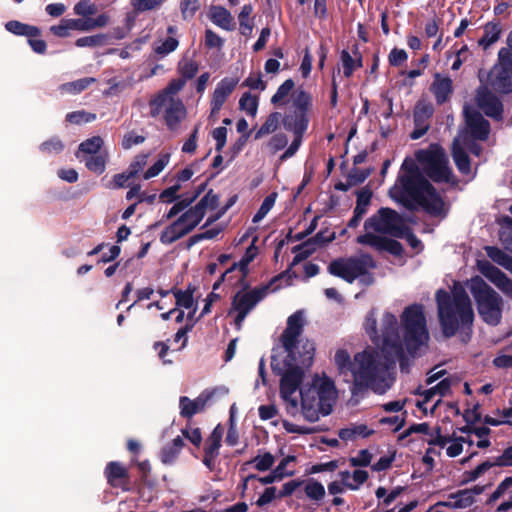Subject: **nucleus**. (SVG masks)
<instances>
[{
    "label": "nucleus",
    "instance_id": "1",
    "mask_svg": "<svg viewBox=\"0 0 512 512\" xmlns=\"http://www.w3.org/2000/svg\"><path fill=\"white\" fill-rule=\"evenodd\" d=\"M401 324L391 312H384L380 325H377L375 312L370 311L364 321V329L370 339L382 350L368 347L351 358L345 349H337L334 364L339 376L351 384V393L357 395L368 389L382 394L390 388L392 378L389 365L394 358L405 352L414 354L426 346L429 333L422 306L406 307L401 316Z\"/></svg>",
    "mask_w": 512,
    "mask_h": 512
},
{
    "label": "nucleus",
    "instance_id": "2",
    "mask_svg": "<svg viewBox=\"0 0 512 512\" xmlns=\"http://www.w3.org/2000/svg\"><path fill=\"white\" fill-rule=\"evenodd\" d=\"M466 288L471 292L478 314L483 322L498 326L502 320L504 300L480 276H474L465 282H455L451 294L438 290L436 301L438 316L443 333L451 337L459 330L470 329L474 321V311Z\"/></svg>",
    "mask_w": 512,
    "mask_h": 512
},
{
    "label": "nucleus",
    "instance_id": "3",
    "mask_svg": "<svg viewBox=\"0 0 512 512\" xmlns=\"http://www.w3.org/2000/svg\"><path fill=\"white\" fill-rule=\"evenodd\" d=\"M305 317L302 311L292 314L287 320L281 342V351L272 356L273 372L280 376V397L286 412L291 416L298 413L296 398L292 395L300 387L305 371L312 365L315 346L308 339L300 338Z\"/></svg>",
    "mask_w": 512,
    "mask_h": 512
},
{
    "label": "nucleus",
    "instance_id": "4",
    "mask_svg": "<svg viewBox=\"0 0 512 512\" xmlns=\"http://www.w3.org/2000/svg\"><path fill=\"white\" fill-rule=\"evenodd\" d=\"M390 197L409 209L422 207L434 216H445L447 207L430 183L420 174L415 161L406 158L395 184L389 190Z\"/></svg>",
    "mask_w": 512,
    "mask_h": 512
},
{
    "label": "nucleus",
    "instance_id": "5",
    "mask_svg": "<svg viewBox=\"0 0 512 512\" xmlns=\"http://www.w3.org/2000/svg\"><path fill=\"white\" fill-rule=\"evenodd\" d=\"M365 233L357 237L359 244L368 245L376 250H385L393 255H400L402 247L399 242L389 239L404 236V221L393 210L382 208L376 215L368 218L364 224Z\"/></svg>",
    "mask_w": 512,
    "mask_h": 512
},
{
    "label": "nucleus",
    "instance_id": "6",
    "mask_svg": "<svg viewBox=\"0 0 512 512\" xmlns=\"http://www.w3.org/2000/svg\"><path fill=\"white\" fill-rule=\"evenodd\" d=\"M226 210L227 208L219 209L218 195L209 190L195 206L165 227L160 235V241L171 244L191 232L205 216L209 215L205 224L209 225L221 218Z\"/></svg>",
    "mask_w": 512,
    "mask_h": 512
},
{
    "label": "nucleus",
    "instance_id": "7",
    "mask_svg": "<svg viewBox=\"0 0 512 512\" xmlns=\"http://www.w3.org/2000/svg\"><path fill=\"white\" fill-rule=\"evenodd\" d=\"M293 393L292 397L297 398ZM301 405L298 399V415L301 413L309 422H316L331 413L337 399V390L332 379L325 374L315 375L311 382L300 388Z\"/></svg>",
    "mask_w": 512,
    "mask_h": 512
},
{
    "label": "nucleus",
    "instance_id": "8",
    "mask_svg": "<svg viewBox=\"0 0 512 512\" xmlns=\"http://www.w3.org/2000/svg\"><path fill=\"white\" fill-rule=\"evenodd\" d=\"M466 119V129L461 131L453 141L452 155L458 170L465 175H471V167L467 151L476 156L480 155V147L474 143V140H486L489 135L490 127L480 113L471 110L468 106L464 107Z\"/></svg>",
    "mask_w": 512,
    "mask_h": 512
},
{
    "label": "nucleus",
    "instance_id": "9",
    "mask_svg": "<svg viewBox=\"0 0 512 512\" xmlns=\"http://www.w3.org/2000/svg\"><path fill=\"white\" fill-rule=\"evenodd\" d=\"M417 161L426 174L434 181H449L451 169L444 150L438 145H431L427 149L416 153Z\"/></svg>",
    "mask_w": 512,
    "mask_h": 512
},
{
    "label": "nucleus",
    "instance_id": "10",
    "mask_svg": "<svg viewBox=\"0 0 512 512\" xmlns=\"http://www.w3.org/2000/svg\"><path fill=\"white\" fill-rule=\"evenodd\" d=\"M488 81L497 92L512 91V31L507 38V47L499 51V62L491 69Z\"/></svg>",
    "mask_w": 512,
    "mask_h": 512
},
{
    "label": "nucleus",
    "instance_id": "11",
    "mask_svg": "<svg viewBox=\"0 0 512 512\" xmlns=\"http://www.w3.org/2000/svg\"><path fill=\"white\" fill-rule=\"evenodd\" d=\"M268 289V286H263L253 290H242L234 296L229 314L235 315L237 329L241 328L249 312L267 295Z\"/></svg>",
    "mask_w": 512,
    "mask_h": 512
},
{
    "label": "nucleus",
    "instance_id": "12",
    "mask_svg": "<svg viewBox=\"0 0 512 512\" xmlns=\"http://www.w3.org/2000/svg\"><path fill=\"white\" fill-rule=\"evenodd\" d=\"M375 263L371 256L362 254L359 257L340 259L329 265V272L347 282H353L358 276L373 268Z\"/></svg>",
    "mask_w": 512,
    "mask_h": 512
},
{
    "label": "nucleus",
    "instance_id": "13",
    "mask_svg": "<svg viewBox=\"0 0 512 512\" xmlns=\"http://www.w3.org/2000/svg\"><path fill=\"white\" fill-rule=\"evenodd\" d=\"M228 392V388L220 386L203 391L197 398L193 400L186 396L180 397V414L183 417L190 418L196 413L203 411L206 406L211 405L222 397H225Z\"/></svg>",
    "mask_w": 512,
    "mask_h": 512
},
{
    "label": "nucleus",
    "instance_id": "14",
    "mask_svg": "<svg viewBox=\"0 0 512 512\" xmlns=\"http://www.w3.org/2000/svg\"><path fill=\"white\" fill-rule=\"evenodd\" d=\"M308 124V112L293 111L285 116L284 125L286 129L292 131L294 134V140L280 156V160L284 161L295 155L302 143L303 135L308 128Z\"/></svg>",
    "mask_w": 512,
    "mask_h": 512
},
{
    "label": "nucleus",
    "instance_id": "15",
    "mask_svg": "<svg viewBox=\"0 0 512 512\" xmlns=\"http://www.w3.org/2000/svg\"><path fill=\"white\" fill-rule=\"evenodd\" d=\"M151 115L158 116L164 113V119L170 129H176L179 123L186 117V108L181 99H167L160 101H150Z\"/></svg>",
    "mask_w": 512,
    "mask_h": 512
},
{
    "label": "nucleus",
    "instance_id": "16",
    "mask_svg": "<svg viewBox=\"0 0 512 512\" xmlns=\"http://www.w3.org/2000/svg\"><path fill=\"white\" fill-rule=\"evenodd\" d=\"M427 443L430 446H437L441 449H445L446 455L448 457L454 458L459 456L464 451L465 446H472L473 439H471L470 436L456 434L448 437L443 436L441 434V429L437 428L431 434V438L427 439Z\"/></svg>",
    "mask_w": 512,
    "mask_h": 512
},
{
    "label": "nucleus",
    "instance_id": "17",
    "mask_svg": "<svg viewBox=\"0 0 512 512\" xmlns=\"http://www.w3.org/2000/svg\"><path fill=\"white\" fill-rule=\"evenodd\" d=\"M479 272L493 283L507 298L512 300V279L487 260H478Z\"/></svg>",
    "mask_w": 512,
    "mask_h": 512
},
{
    "label": "nucleus",
    "instance_id": "18",
    "mask_svg": "<svg viewBox=\"0 0 512 512\" xmlns=\"http://www.w3.org/2000/svg\"><path fill=\"white\" fill-rule=\"evenodd\" d=\"M239 78L236 76L225 77L219 81L212 93L211 97V116H216L224 103L236 88Z\"/></svg>",
    "mask_w": 512,
    "mask_h": 512
},
{
    "label": "nucleus",
    "instance_id": "19",
    "mask_svg": "<svg viewBox=\"0 0 512 512\" xmlns=\"http://www.w3.org/2000/svg\"><path fill=\"white\" fill-rule=\"evenodd\" d=\"M258 254V248L255 246L254 242L246 249V252L242 259L235 263L232 267L227 269L223 275L222 280L228 282L230 285H233V277L232 274L237 272L239 274L237 282L243 281L244 277L248 274V266L255 259Z\"/></svg>",
    "mask_w": 512,
    "mask_h": 512
},
{
    "label": "nucleus",
    "instance_id": "20",
    "mask_svg": "<svg viewBox=\"0 0 512 512\" xmlns=\"http://www.w3.org/2000/svg\"><path fill=\"white\" fill-rule=\"evenodd\" d=\"M476 101L485 114L489 117L500 120L503 107L500 101L491 94L486 87H480L477 92Z\"/></svg>",
    "mask_w": 512,
    "mask_h": 512
},
{
    "label": "nucleus",
    "instance_id": "21",
    "mask_svg": "<svg viewBox=\"0 0 512 512\" xmlns=\"http://www.w3.org/2000/svg\"><path fill=\"white\" fill-rule=\"evenodd\" d=\"M194 290L187 288L185 290L173 289L172 294L178 309L187 310V320L193 325L195 314L197 311V302L194 298Z\"/></svg>",
    "mask_w": 512,
    "mask_h": 512
},
{
    "label": "nucleus",
    "instance_id": "22",
    "mask_svg": "<svg viewBox=\"0 0 512 512\" xmlns=\"http://www.w3.org/2000/svg\"><path fill=\"white\" fill-rule=\"evenodd\" d=\"M224 429L221 425H217L212 431L210 437L206 442L205 456L203 463L209 469H213L214 460L219 455V449L221 446V440L223 437Z\"/></svg>",
    "mask_w": 512,
    "mask_h": 512
},
{
    "label": "nucleus",
    "instance_id": "23",
    "mask_svg": "<svg viewBox=\"0 0 512 512\" xmlns=\"http://www.w3.org/2000/svg\"><path fill=\"white\" fill-rule=\"evenodd\" d=\"M302 490L305 497L315 504H320L326 497L324 485L315 478L302 480Z\"/></svg>",
    "mask_w": 512,
    "mask_h": 512
},
{
    "label": "nucleus",
    "instance_id": "24",
    "mask_svg": "<svg viewBox=\"0 0 512 512\" xmlns=\"http://www.w3.org/2000/svg\"><path fill=\"white\" fill-rule=\"evenodd\" d=\"M340 480L346 489L357 491L367 481L369 474L365 470L356 469L354 471H341L339 472Z\"/></svg>",
    "mask_w": 512,
    "mask_h": 512
},
{
    "label": "nucleus",
    "instance_id": "25",
    "mask_svg": "<svg viewBox=\"0 0 512 512\" xmlns=\"http://www.w3.org/2000/svg\"><path fill=\"white\" fill-rule=\"evenodd\" d=\"M431 90L439 104L444 103L452 93V80L436 74L431 85Z\"/></svg>",
    "mask_w": 512,
    "mask_h": 512
},
{
    "label": "nucleus",
    "instance_id": "26",
    "mask_svg": "<svg viewBox=\"0 0 512 512\" xmlns=\"http://www.w3.org/2000/svg\"><path fill=\"white\" fill-rule=\"evenodd\" d=\"M211 21L224 30H232L234 21L231 13L221 6H213L210 9Z\"/></svg>",
    "mask_w": 512,
    "mask_h": 512
},
{
    "label": "nucleus",
    "instance_id": "27",
    "mask_svg": "<svg viewBox=\"0 0 512 512\" xmlns=\"http://www.w3.org/2000/svg\"><path fill=\"white\" fill-rule=\"evenodd\" d=\"M373 433V429L365 424H351L339 431L338 435L342 440L351 441L357 438H365Z\"/></svg>",
    "mask_w": 512,
    "mask_h": 512
},
{
    "label": "nucleus",
    "instance_id": "28",
    "mask_svg": "<svg viewBox=\"0 0 512 512\" xmlns=\"http://www.w3.org/2000/svg\"><path fill=\"white\" fill-rule=\"evenodd\" d=\"M106 477L112 486L120 487L125 484L127 470L117 462H111L106 467Z\"/></svg>",
    "mask_w": 512,
    "mask_h": 512
},
{
    "label": "nucleus",
    "instance_id": "29",
    "mask_svg": "<svg viewBox=\"0 0 512 512\" xmlns=\"http://www.w3.org/2000/svg\"><path fill=\"white\" fill-rule=\"evenodd\" d=\"M104 144L103 139L100 136H93L83 141L76 152L77 159H82L90 155H96L101 150Z\"/></svg>",
    "mask_w": 512,
    "mask_h": 512
},
{
    "label": "nucleus",
    "instance_id": "30",
    "mask_svg": "<svg viewBox=\"0 0 512 512\" xmlns=\"http://www.w3.org/2000/svg\"><path fill=\"white\" fill-rule=\"evenodd\" d=\"M84 162L86 168L93 173L101 175L106 170V164L108 160V153L103 152L96 155H90L79 159Z\"/></svg>",
    "mask_w": 512,
    "mask_h": 512
},
{
    "label": "nucleus",
    "instance_id": "31",
    "mask_svg": "<svg viewBox=\"0 0 512 512\" xmlns=\"http://www.w3.org/2000/svg\"><path fill=\"white\" fill-rule=\"evenodd\" d=\"M473 503L474 499H472V493L464 489L451 494L448 501L442 504L454 509H464L470 507Z\"/></svg>",
    "mask_w": 512,
    "mask_h": 512
},
{
    "label": "nucleus",
    "instance_id": "32",
    "mask_svg": "<svg viewBox=\"0 0 512 512\" xmlns=\"http://www.w3.org/2000/svg\"><path fill=\"white\" fill-rule=\"evenodd\" d=\"M294 81L287 79L277 89L276 93L271 98V103L277 107H283L289 102V96L292 95L294 88Z\"/></svg>",
    "mask_w": 512,
    "mask_h": 512
},
{
    "label": "nucleus",
    "instance_id": "33",
    "mask_svg": "<svg viewBox=\"0 0 512 512\" xmlns=\"http://www.w3.org/2000/svg\"><path fill=\"white\" fill-rule=\"evenodd\" d=\"M293 111L309 112L312 106L311 95L303 89H296L291 95Z\"/></svg>",
    "mask_w": 512,
    "mask_h": 512
},
{
    "label": "nucleus",
    "instance_id": "34",
    "mask_svg": "<svg viewBox=\"0 0 512 512\" xmlns=\"http://www.w3.org/2000/svg\"><path fill=\"white\" fill-rule=\"evenodd\" d=\"M204 188H205V185H201V186H199L197 192L191 198L183 199V200L176 202L171 207V209L166 214H164L162 216V219L160 220L159 224H162L166 221L171 220L176 215H178L179 213L184 211L199 196V194L204 190Z\"/></svg>",
    "mask_w": 512,
    "mask_h": 512
},
{
    "label": "nucleus",
    "instance_id": "35",
    "mask_svg": "<svg viewBox=\"0 0 512 512\" xmlns=\"http://www.w3.org/2000/svg\"><path fill=\"white\" fill-rule=\"evenodd\" d=\"M186 81L182 78L172 80L168 86L158 93L151 101H157V103L167 99H180L177 94L184 87Z\"/></svg>",
    "mask_w": 512,
    "mask_h": 512
},
{
    "label": "nucleus",
    "instance_id": "36",
    "mask_svg": "<svg viewBox=\"0 0 512 512\" xmlns=\"http://www.w3.org/2000/svg\"><path fill=\"white\" fill-rule=\"evenodd\" d=\"M281 115L278 112L271 113L261 127L255 133V139H261L262 137L274 133L280 125Z\"/></svg>",
    "mask_w": 512,
    "mask_h": 512
},
{
    "label": "nucleus",
    "instance_id": "37",
    "mask_svg": "<svg viewBox=\"0 0 512 512\" xmlns=\"http://www.w3.org/2000/svg\"><path fill=\"white\" fill-rule=\"evenodd\" d=\"M183 447V440L180 436L173 439L172 443L165 446L161 453V460L165 464H172L178 457Z\"/></svg>",
    "mask_w": 512,
    "mask_h": 512
},
{
    "label": "nucleus",
    "instance_id": "38",
    "mask_svg": "<svg viewBox=\"0 0 512 512\" xmlns=\"http://www.w3.org/2000/svg\"><path fill=\"white\" fill-rule=\"evenodd\" d=\"M5 27L9 32L16 35L36 37L40 34V30L37 27L26 25L19 21H9L6 23Z\"/></svg>",
    "mask_w": 512,
    "mask_h": 512
},
{
    "label": "nucleus",
    "instance_id": "39",
    "mask_svg": "<svg viewBox=\"0 0 512 512\" xmlns=\"http://www.w3.org/2000/svg\"><path fill=\"white\" fill-rule=\"evenodd\" d=\"M487 255L495 263L512 273V257L496 247H486Z\"/></svg>",
    "mask_w": 512,
    "mask_h": 512
},
{
    "label": "nucleus",
    "instance_id": "40",
    "mask_svg": "<svg viewBox=\"0 0 512 512\" xmlns=\"http://www.w3.org/2000/svg\"><path fill=\"white\" fill-rule=\"evenodd\" d=\"M199 70V64L194 59L184 56L178 63V72L185 81L193 78Z\"/></svg>",
    "mask_w": 512,
    "mask_h": 512
},
{
    "label": "nucleus",
    "instance_id": "41",
    "mask_svg": "<svg viewBox=\"0 0 512 512\" xmlns=\"http://www.w3.org/2000/svg\"><path fill=\"white\" fill-rule=\"evenodd\" d=\"M239 107L247 115L255 117L258 110V97L251 93H244L239 100Z\"/></svg>",
    "mask_w": 512,
    "mask_h": 512
},
{
    "label": "nucleus",
    "instance_id": "42",
    "mask_svg": "<svg viewBox=\"0 0 512 512\" xmlns=\"http://www.w3.org/2000/svg\"><path fill=\"white\" fill-rule=\"evenodd\" d=\"M277 197H278V194L276 192H272L267 197H265L260 208L258 209L257 213L253 217L252 221L254 223H259L266 217V215L271 211V209L275 205Z\"/></svg>",
    "mask_w": 512,
    "mask_h": 512
},
{
    "label": "nucleus",
    "instance_id": "43",
    "mask_svg": "<svg viewBox=\"0 0 512 512\" xmlns=\"http://www.w3.org/2000/svg\"><path fill=\"white\" fill-rule=\"evenodd\" d=\"M95 80L94 78H82L73 82L65 83L60 86L62 93L76 94L85 90Z\"/></svg>",
    "mask_w": 512,
    "mask_h": 512
},
{
    "label": "nucleus",
    "instance_id": "44",
    "mask_svg": "<svg viewBox=\"0 0 512 512\" xmlns=\"http://www.w3.org/2000/svg\"><path fill=\"white\" fill-rule=\"evenodd\" d=\"M288 144V137L284 133L274 134L266 143L265 148L267 151L274 155L278 151L284 149Z\"/></svg>",
    "mask_w": 512,
    "mask_h": 512
},
{
    "label": "nucleus",
    "instance_id": "45",
    "mask_svg": "<svg viewBox=\"0 0 512 512\" xmlns=\"http://www.w3.org/2000/svg\"><path fill=\"white\" fill-rule=\"evenodd\" d=\"M295 461L296 457L294 455H289L283 458L273 470L281 480L286 477L293 476L295 474V470L291 468V464Z\"/></svg>",
    "mask_w": 512,
    "mask_h": 512
},
{
    "label": "nucleus",
    "instance_id": "46",
    "mask_svg": "<svg viewBox=\"0 0 512 512\" xmlns=\"http://www.w3.org/2000/svg\"><path fill=\"white\" fill-rule=\"evenodd\" d=\"M274 463L275 457L269 452L259 453L250 461V464H252L258 471H267Z\"/></svg>",
    "mask_w": 512,
    "mask_h": 512
},
{
    "label": "nucleus",
    "instance_id": "47",
    "mask_svg": "<svg viewBox=\"0 0 512 512\" xmlns=\"http://www.w3.org/2000/svg\"><path fill=\"white\" fill-rule=\"evenodd\" d=\"M403 491L402 487H395L390 492L385 487H378L375 495L379 500V505L389 506Z\"/></svg>",
    "mask_w": 512,
    "mask_h": 512
},
{
    "label": "nucleus",
    "instance_id": "48",
    "mask_svg": "<svg viewBox=\"0 0 512 512\" xmlns=\"http://www.w3.org/2000/svg\"><path fill=\"white\" fill-rule=\"evenodd\" d=\"M433 112V107L426 101H419L415 107L414 120L415 124L419 125L420 122L425 123Z\"/></svg>",
    "mask_w": 512,
    "mask_h": 512
},
{
    "label": "nucleus",
    "instance_id": "49",
    "mask_svg": "<svg viewBox=\"0 0 512 512\" xmlns=\"http://www.w3.org/2000/svg\"><path fill=\"white\" fill-rule=\"evenodd\" d=\"M170 160L169 154H163L159 159L143 174L145 180L158 176L168 165Z\"/></svg>",
    "mask_w": 512,
    "mask_h": 512
},
{
    "label": "nucleus",
    "instance_id": "50",
    "mask_svg": "<svg viewBox=\"0 0 512 512\" xmlns=\"http://www.w3.org/2000/svg\"><path fill=\"white\" fill-rule=\"evenodd\" d=\"M420 396L423 398L422 400H418L416 405L419 409H421L425 414H427L428 412V407L427 405L429 403L432 402V404L434 403V401L438 398V394H437V390L435 388V386H432L428 389H425L421 392H419Z\"/></svg>",
    "mask_w": 512,
    "mask_h": 512
},
{
    "label": "nucleus",
    "instance_id": "51",
    "mask_svg": "<svg viewBox=\"0 0 512 512\" xmlns=\"http://www.w3.org/2000/svg\"><path fill=\"white\" fill-rule=\"evenodd\" d=\"M451 385H452V380L449 378H444L439 383L434 385L437 390L438 398L434 401V403L430 407L431 414L436 410L438 405L441 403V398L450 393Z\"/></svg>",
    "mask_w": 512,
    "mask_h": 512
},
{
    "label": "nucleus",
    "instance_id": "52",
    "mask_svg": "<svg viewBox=\"0 0 512 512\" xmlns=\"http://www.w3.org/2000/svg\"><path fill=\"white\" fill-rule=\"evenodd\" d=\"M251 13H252V7L250 5H245L242 7L241 12L238 17L240 31L244 35H248L252 31V23L249 19Z\"/></svg>",
    "mask_w": 512,
    "mask_h": 512
},
{
    "label": "nucleus",
    "instance_id": "53",
    "mask_svg": "<svg viewBox=\"0 0 512 512\" xmlns=\"http://www.w3.org/2000/svg\"><path fill=\"white\" fill-rule=\"evenodd\" d=\"M179 45V42L174 37H168L166 40L159 42L155 45L154 51L158 55L166 56L169 53L175 51Z\"/></svg>",
    "mask_w": 512,
    "mask_h": 512
},
{
    "label": "nucleus",
    "instance_id": "54",
    "mask_svg": "<svg viewBox=\"0 0 512 512\" xmlns=\"http://www.w3.org/2000/svg\"><path fill=\"white\" fill-rule=\"evenodd\" d=\"M73 10L78 16L88 17L96 13L97 7L91 0H80L75 4Z\"/></svg>",
    "mask_w": 512,
    "mask_h": 512
},
{
    "label": "nucleus",
    "instance_id": "55",
    "mask_svg": "<svg viewBox=\"0 0 512 512\" xmlns=\"http://www.w3.org/2000/svg\"><path fill=\"white\" fill-rule=\"evenodd\" d=\"M107 37L103 34L81 37L76 40L78 47H96L101 46L106 42Z\"/></svg>",
    "mask_w": 512,
    "mask_h": 512
},
{
    "label": "nucleus",
    "instance_id": "56",
    "mask_svg": "<svg viewBox=\"0 0 512 512\" xmlns=\"http://www.w3.org/2000/svg\"><path fill=\"white\" fill-rule=\"evenodd\" d=\"M96 116L83 110L74 111L66 115V120L72 124H83L95 120Z\"/></svg>",
    "mask_w": 512,
    "mask_h": 512
},
{
    "label": "nucleus",
    "instance_id": "57",
    "mask_svg": "<svg viewBox=\"0 0 512 512\" xmlns=\"http://www.w3.org/2000/svg\"><path fill=\"white\" fill-rule=\"evenodd\" d=\"M315 247L313 243L306 242L298 247L295 248V256L293 259L292 264H298L301 261L308 258L314 251Z\"/></svg>",
    "mask_w": 512,
    "mask_h": 512
},
{
    "label": "nucleus",
    "instance_id": "58",
    "mask_svg": "<svg viewBox=\"0 0 512 512\" xmlns=\"http://www.w3.org/2000/svg\"><path fill=\"white\" fill-rule=\"evenodd\" d=\"M370 203V194L366 191H361L357 196V205L354 210V214L356 217H363L366 213L367 206Z\"/></svg>",
    "mask_w": 512,
    "mask_h": 512
},
{
    "label": "nucleus",
    "instance_id": "59",
    "mask_svg": "<svg viewBox=\"0 0 512 512\" xmlns=\"http://www.w3.org/2000/svg\"><path fill=\"white\" fill-rule=\"evenodd\" d=\"M63 143L58 138H51L50 140L41 144L40 149L47 154H58L63 150Z\"/></svg>",
    "mask_w": 512,
    "mask_h": 512
},
{
    "label": "nucleus",
    "instance_id": "60",
    "mask_svg": "<svg viewBox=\"0 0 512 512\" xmlns=\"http://www.w3.org/2000/svg\"><path fill=\"white\" fill-rule=\"evenodd\" d=\"M148 156L145 154L138 155L134 158V160L129 165L127 171H129L130 175L135 177L141 172L144 167L147 165Z\"/></svg>",
    "mask_w": 512,
    "mask_h": 512
},
{
    "label": "nucleus",
    "instance_id": "61",
    "mask_svg": "<svg viewBox=\"0 0 512 512\" xmlns=\"http://www.w3.org/2000/svg\"><path fill=\"white\" fill-rule=\"evenodd\" d=\"M496 466L491 462H483L480 465H478L474 470L470 472H466V480L467 481H475L479 477H481L484 473H486L491 467Z\"/></svg>",
    "mask_w": 512,
    "mask_h": 512
},
{
    "label": "nucleus",
    "instance_id": "62",
    "mask_svg": "<svg viewBox=\"0 0 512 512\" xmlns=\"http://www.w3.org/2000/svg\"><path fill=\"white\" fill-rule=\"evenodd\" d=\"M512 486V477L505 478L496 488V490L491 494L489 498V503H492L498 500L500 497L505 495L508 492V489Z\"/></svg>",
    "mask_w": 512,
    "mask_h": 512
},
{
    "label": "nucleus",
    "instance_id": "63",
    "mask_svg": "<svg viewBox=\"0 0 512 512\" xmlns=\"http://www.w3.org/2000/svg\"><path fill=\"white\" fill-rule=\"evenodd\" d=\"M277 497H278L277 489L275 487H268L264 490V492L257 499L256 505L259 507H263V506L271 503Z\"/></svg>",
    "mask_w": 512,
    "mask_h": 512
},
{
    "label": "nucleus",
    "instance_id": "64",
    "mask_svg": "<svg viewBox=\"0 0 512 512\" xmlns=\"http://www.w3.org/2000/svg\"><path fill=\"white\" fill-rule=\"evenodd\" d=\"M493 364L497 368H512V353L509 354L506 351L499 353L493 360Z\"/></svg>",
    "mask_w": 512,
    "mask_h": 512
}]
</instances>
